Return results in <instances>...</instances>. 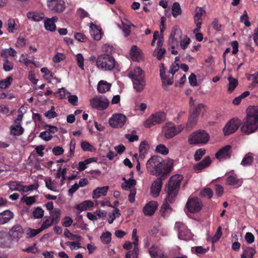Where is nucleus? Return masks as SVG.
I'll list each match as a JSON object with an SVG mask.
<instances>
[{
	"label": "nucleus",
	"mask_w": 258,
	"mask_h": 258,
	"mask_svg": "<svg viewBox=\"0 0 258 258\" xmlns=\"http://www.w3.org/2000/svg\"><path fill=\"white\" fill-rule=\"evenodd\" d=\"M48 8L52 11L62 13L66 9V3L63 0H47Z\"/></svg>",
	"instance_id": "4468645a"
},
{
	"label": "nucleus",
	"mask_w": 258,
	"mask_h": 258,
	"mask_svg": "<svg viewBox=\"0 0 258 258\" xmlns=\"http://www.w3.org/2000/svg\"><path fill=\"white\" fill-rule=\"evenodd\" d=\"M231 153V146L230 145H226L220 149L216 153L215 157L219 160L227 159L230 158Z\"/></svg>",
	"instance_id": "f3484780"
},
{
	"label": "nucleus",
	"mask_w": 258,
	"mask_h": 258,
	"mask_svg": "<svg viewBox=\"0 0 258 258\" xmlns=\"http://www.w3.org/2000/svg\"><path fill=\"white\" fill-rule=\"evenodd\" d=\"M244 253L246 255V258H252L256 253V250L252 247H248L244 251Z\"/></svg>",
	"instance_id": "bf43d9fd"
},
{
	"label": "nucleus",
	"mask_w": 258,
	"mask_h": 258,
	"mask_svg": "<svg viewBox=\"0 0 258 258\" xmlns=\"http://www.w3.org/2000/svg\"><path fill=\"white\" fill-rule=\"evenodd\" d=\"M166 50L163 48H156L154 51V53L158 60H161L165 53Z\"/></svg>",
	"instance_id": "49530a36"
},
{
	"label": "nucleus",
	"mask_w": 258,
	"mask_h": 258,
	"mask_svg": "<svg viewBox=\"0 0 258 258\" xmlns=\"http://www.w3.org/2000/svg\"><path fill=\"white\" fill-rule=\"evenodd\" d=\"M52 152L54 155L59 156L63 153L64 150L61 147L56 146L52 149Z\"/></svg>",
	"instance_id": "69168bd1"
},
{
	"label": "nucleus",
	"mask_w": 258,
	"mask_h": 258,
	"mask_svg": "<svg viewBox=\"0 0 258 258\" xmlns=\"http://www.w3.org/2000/svg\"><path fill=\"white\" fill-rule=\"evenodd\" d=\"M201 195L202 197L211 199L213 196V192L210 188H205L201 191Z\"/></svg>",
	"instance_id": "8fccbe9b"
},
{
	"label": "nucleus",
	"mask_w": 258,
	"mask_h": 258,
	"mask_svg": "<svg viewBox=\"0 0 258 258\" xmlns=\"http://www.w3.org/2000/svg\"><path fill=\"white\" fill-rule=\"evenodd\" d=\"M3 69L6 72H10L13 69L14 63L13 62L9 61L8 59H3Z\"/></svg>",
	"instance_id": "c03bdc74"
},
{
	"label": "nucleus",
	"mask_w": 258,
	"mask_h": 258,
	"mask_svg": "<svg viewBox=\"0 0 258 258\" xmlns=\"http://www.w3.org/2000/svg\"><path fill=\"white\" fill-rule=\"evenodd\" d=\"M44 115L48 118H54L57 116V113L54 111V107L51 106V109L45 113Z\"/></svg>",
	"instance_id": "4d7b16f0"
},
{
	"label": "nucleus",
	"mask_w": 258,
	"mask_h": 258,
	"mask_svg": "<svg viewBox=\"0 0 258 258\" xmlns=\"http://www.w3.org/2000/svg\"><path fill=\"white\" fill-rule=\"evenodd\" d=\"M165 179L162 178V176L158 178L155 180L151 186V193L152 195L156 198L159 196L162 186V180Z\"/></svg>",
	"instance_id": "a211bd4d"
},
{
	"label": "nucleus",
	"mask_w": 258,
	"mask_h": 258,
	"mask_svg": "<svg viewBox=\"0 0 258 258\" xmlns=\"http://www.w3.org/2000/svg\"><path fill=\"white\" fill-rule=\"evenodd\" d=\"M24 230L19 224L14 225L9 230V235L12 240L18 241L22 237Z\"/></svg>",
	"instance_id": "dca6fc26"
},
{
	"label": "nucleus",
	"mask_w": 258,
	"mask_h": 258,
	"mask_svg": "<svg viewBox=\"0 0 258 258\" xmlns=\"http://www.w3.org/2000/svg\"><path fill=\"white\" fill-rule=\"evenodd\" d=\"M76 59H77V64H78L79 67L82 70H84V58L83 55L81 53H78L76 55Z\"/></svg>",
	"instance_id": "5fc2aeb1"
},
{
	"label": "nucleus",
	"mask_w": 258,
	"mask_h": 258,
	"mask_svg": "<svg viewBox=\"0 0 258 258\" xmlns=\"http://www.w3.org/2000/svg\"><path fill=\"white\" fill-rule=\"evenodd\" d=\"M202 204L197 198L188 199L186 207L188 211L191 213L199 212L202 209Z\"/></svg>",
	"instance_id": "2eb2a0df"
},
{
	"label": "nucleus",
	"mask_w": 258,
	"mask_h": 258,
	"mask_svg": "<svg viewBox=\"0 0 258 258\" xmlns=\"http://www.w3.org/2000/svg\"><path fill=\"white\" fill-rule=\"evenodd\" d=\"M209 138L210 136L205 131L199 130L189 136L188 142L190 145L205 144L208 142Z\"/></svg>",
	"instance_id": "423d86ee"
},
{
	"label": "nucleus",
	"mask_w": 258,
	"mask_h": 258,
	"mask_svg": "<svg viewBox=\"0 0 258 258\" xmlns=\"http://www.w3.org/2000/svg\"><path fill=\"white\" fill-rule=\"evenodd\" d=\"M239 181L240 179L237 177L236 175L228 176L226 178V184L229 185H236Z\"/></svg>",
	"instance_id": "f704fd0d"
},
{
	"label": "nucleus",
	"mask_w": 258,
	"mask_h": 258,
	"mask_svg": "<svg viewBox=\"0 0 258 258\" xmlns=\"http://www.w3.org/2000/svg\"><path fill=\"white\" fill-rule=\"evenodd\" d=\"M165 117L166 115L164 112H156L150 116V117L144 122V126L149 128L157 124H160L165 120Z\"/></svg>",
	"instance_id": "6e6552de"
},
{
	"label": "nucleus",
	"mask_w": 258,
	"mask_h": 258,
	"mask_svg": "<svg viewBox=\"0 0 258 258\" xmlns=\"http://www.w3.org/2000/svg\"><path fill=\"white\" fill-rule=\"evenodd\" d=\"M211 163V160L209 156H206L202 161L195 164L194 166V169L198 172L208 166Z\"/></svg>",
	"instance_id": "412c9836"
},
{
	"label": "nucleus",
	"mask_w": 258,
	"mask_h": 258,
	"mask_svg": "<svg viewBox=\"0 0 258 258\" xmlns=\"http://www.w3.org/2000/svg\"><path fill=\"white\" fill-rule=\"evenodd\" d=\"M189 83L191 86H197L198 85L197 79L196 75L191 73L188 77Z\"/></svg>",
	"instance_id": "680f3d73"
},
{
	"label": "nucleus",
	"mask_w": 258,
	"mask_h": 258,
	"mask_svg": "<svg viewBox=\"0 0 258 258\" xmlns=\"http://www.w3.org/2000/svg\"><path fill=\"white\" fill-rule=\"evenodd\" d=\"M241 121L238 118L231 119L223 128L225 136H229L237 131L241 125Z\"/></svg>",
	"instance_id": "9b49d317"
},
{
	"label": "nucleus",
	"mask_w": 258,
	"mask_h": 258,
	"mask_svg": "<svg viewBox=\"0 0 258 258\" xmlns=\"http://www.w3.org/2000/svg\"><path fill=\"white\" fill-rule=\"evenodd\" d=\"M27 16L29 20L36 22H39L44 18L43 14H39L36 12H28Z\"/></svg>",
	"instance_id": "c85d7f7f"
},
{
	"label": "nucleus",
	"mask_w": 258,
	"mask_h": 258,
	"mask_svg": "<svg viewBox=\"0 0 258 258\" xmlns=\"http://www.w3.org/2000/svg\"><path fill=\"white\" fill-rule=\"evenodd\" d=\"M222 229L220 226H219L214 235L212 238V243H215L219 240L220 238L222 235Z\"/></svg>",
	"instance_id": "13d9d810"
},
{
	"label": "nucleus",
	"mask_w": 258,
	"mask_h": 258,
	"mask_svg": "<svg viewBox=\"0 0 258 258\" xmlns=\"http://www.w3.org/2000/svg\"><path fill=\"white\" fill-rule=\"evenodd\" d=\"M181 128L179 126L177 127L171 123H166L163 127V132L166 139H171L181 132Z\"/></svg>",
	"instance_id": "ddd939ff"
},
{
	"label": "nucleus",
	"mask_w": 258,
	"mask_h": 258,
	"mask_svg": "<svg viewBox=\"0 0 258 258\" xmlns=\"http://www.w3.org/2000/svg\"><path fill=\"white\" fill-rule=\"evenodd\" d=\"M206 13L205 10L202 7H197L194 17V21H200L202 16Z\"/></svg>",
	"instance_id": "58836bf2"
},
{
	"label": "nucleus",
	"mask_w": 258,
	"mask_h": 258,
	"mask_svg": "<svg viewBox=\"0 0 258 258\" xmlns=\"http://www.w3.org/2000/svg\"><path fill=\"white\" fill-rule=\"evenodd\" d=\"M116 61L113 57L107 54L98 56L96 60V66L103 71H111L114 68Z\"/></svg>",
	"instance_id": "39448f33"
},
{
	"label": "nucleus",
	"mask_w": 258,
	"mask_h": 258,
	"mask_svg": "<svg viewBox=\"0 0 258 258\" xmlns=\"http://www.w3.org/2000/svg\"><path fill=\"white\" fill-rule=\"evenodd\" d=\"M126 121V116L122 113H116L109 119V125L113 128L122 127Z\"/></svg>",
	"instance_id": "9d476101"
},
{
	"label": "nucleus",
	"mask_w": 258,
	"mask_h": 258,
	"mask_svg": "<svg viewBox=\"0 0 258 258\" xmlns=\"http://www.w3.org/2000/svg\"><path fill=\"white\" fill-rule=\"evenodd\" d=\"M8 31L9 32L13 33L15 30L18 29V26L15 23V20L14 19H9L8 22Z\"/></svg>",
	"instance_id": "a18cd8bd"
},
{
	"label": "nucleus",
	"mask_w": 258,
	"mask_h": 258,
	"mask_svg": "<svg viewBox=\"0 0 258 258\" xmlns=\"http://www.w3.org/2000/svg\"><path fill=\"white\" fill-rule=\"evenodd\" d=\"M174 228L178 232L179 239L184 240H189L191 238V233L187 226L182 222H176Z\"/></svg>",
	"instance_id": "1a4fd4ad"
},
{
	"label": "nucleus",
	"mask_w": 258,
	"mask_h": 258,
	"mask_svg": "<svg viewBox=\"0 0 258 258\" xmlns=\"http://www.w3.org/2000/svg\"><path fill=\"white\" fill-rule=\"evenodd\" d=\"M242 133L249 135L258 131V106H249L246 109V116L241 123Z\"/></svg>",
	"instance_id": "f03ea898"
},
{
	"label": "nucleus",
	"mask_w": 258,
	"mask_h": 258,
	"mask_svg": "<svg viewBox=\"0 0 258 258\" xmlns=\"http://www.w3.org/2000/svg\"><path fill=\"white\" fill-rule=\"evenodd\" d=\"M14 217L13 213L10 210H7L0 213V225L5 224L9 222Z\"/></svg>",
	"instance_id": "aec40b11"
},
{
	"label": "nucleus",
	"mask_w": 258,
	"mask_h": 258,
	"mask_svg": "<svg viewBox=\"0 0 258 258\" xmlns=\"http://www.w3.org/2000/svg\"><path fill=\"white\" fill-rule=\"evenodd\" d=\"M198 118V117L196 115H195L194 114H191L190 113L187 125L189 127H192L194 125L196 124Z\"/></svg>",
	"instance_id": "09e8293b"
},
{
	"label": "nucleus",
	"mask_w": 258,
	"mask_h": 258,
	"mask_svg": "<svg viewBox=\"0 0 258 258\" xmlns=\"http://www.w3.org/2000/svg\"><path fill=\"white\" fill-rule=\"evenodd\" d=\"M149 252L152 258H160L161 254L158 255L155 249L154 245H152L149 250Z\"/></svg>",
	"instance_id": "774afa93"
},
{
	"label": "nucleus",
	"mask_w": 258,
	"mask_h": 258,
	"mask_svg": "<svg viewBox=\"0 0 258 258\" xmlns=\"http://www.w3.org/2000/svg\"><path fill=\"white\" fill-rule=\"evenodd\" d=\"M16 51L12 47L8 49H3L1 53V56L3 58V59H8L9 56L14 57L16 56Z\"/></svg>",
	"instance_id": "393cba45"
},
{
	"label": "nucleus",
	"mask_w": 258,
	"mask_h": 258,
	"mask_svg": "<svg viewBox=\"0 0 258 258\" xmlns=\"http://www.w3.org/2000/svg\"><path fill=\"white\" fill-rule=\"evenodd\" d=\"M108 186H104L100 187H97L93 191L92 198L94 199H97L101 196H105L108 190Z\"/></svg>",
	"instance_id": "5701e85b"
},
{
	"label": "nucleus",
	"mask_w": 258,
	"mask_h": 258,
	"mask_svg": "<svg viewBox=\"0 0 258 258\" xmlns=\"http://www.w3.org/2000/svg\"><path fill=\"white\" fill-rule=\"evenodd\" d=\"M39 137L45 141H49L52 139V136L49 134L48 131H45L40 134Z\"/></svg>",
	"instance_id": "6e6d98bb"
},
{
	"label": "nucleus",
	"mask_w": 258,
	"mask_h": 258,
	"mask_svg": "<svg viewBox=\"0 0 258 258\" xmlns=\"http://www.w3.org/2000/svg\"><path fill=\"white\" fill-rule=\"evenodd\" d=\"M179 68V64L178 63H173L171 65L169 73L172 74V77L171 79H167V77L164 70V67H163V69H160V74L163 83V87L164 89H166L165 87L166 85H171L173 84V76L178 71Z\"/></svg>",
	"instance_id": "0eeeda50"
},
{
	"label": "nucleus",
	"mask_w": 258,
	"mask_h": 258,
	"mask_svg": "<svg viewBox=\"0 0 258 258\" xmlns=\"http://www.w3.org/2000/svg\"><path fill=\"white\" fill-rule=\"evenodd\" d=\"M111 85L104 81H100L98 84L97 90L100 93H104L110 89Z\"/></svg>",
	"instance_id": "a878e982"
},
{
	"label": "nucleus",
	"mask_w": 258,
	"mask_h": 258,
	"mask_svg": "<svg viewBox=\"0 0 258 258\" xmlns=\"http://www.w3.org/2000/svg\"><path fill=\"white\" fill-rule=\"evenodd\" d=\"M94 206V203L91 200H86L76 205V209L80 211L87 210Z\"/></svg>",
	"instance_id": "b1692460"
},
{
	"label": "nucleus",
	"mask_w": 258,
	"mask_h": 258,
	"mask_svg": "<svg viewBox=\"0 0 258 258\" xmlns=\"http://www.w3.org/2000/svg\"><path fill=\"white\" fill-rule=\"evenodd\" d=\"M44 27L45 29L51 32H53L56 29V26L53 22L50 20L46 19L44 21Z\"/></svg>",
	"instance_id": "4c0bfd02"
},
{
	"label": "nucleus",
	"mask_w": 258,
	"mask_h": 258,
	"mask_svg": "<svg viewBox=\"0 0 258 258\" xmlns=\"http://www.w3.org/2000/svg\"><path fill=\"white\" fill-rule=\"evenodd\" d=\"M182 31L177 26H174L171 30L170 38L173 41L178 42L181 38Z\"/></svg>",
	"instance_id": "4be33fe9"
},
{
	"label": "nucleus",
	"mask_w": 258,
	"mask_h": 258,
	"mask_svg": "<svg viewBox=\"0 0 258 258\" xmlns=\"http://www.w3.org/2000/svg\"><path fill=\"white\" fill-rule=\"evenodd\" d=\"M181 9L179 4L177 2H175L172 7V14L173 17L176 18L178 16L181 14Z\"/></svg>",
	"instance_id": "72a5a7b5"
},
{
	"label": "nucleus",
	"mask_w": 258,
	"mask_h": 258,
	"mask_svg": "<svg viewBox=\"0 0 258 258\" xmlns=\"http://www.w3.org/2000/svg\"><path fill=\"white\" fill-rule=\"evenodd\" d=\"M128 76L132 79L136 91L137 92H142L146 86L144 72L140 67H137L130 71Z\"/></svg>",
	"instance_id": "20e7f679"
},
{
	"label": "nucleus",
	"mask_w": 258,
	"mask_h": 258,
	"mask_svg": "<svg viewBox=\"0 0 258 258\" xmlns=\"http://www.w3.org/2000/svg\"><path fill=\"white\" fill-rule=\"evenodd\" d=\"M253 161V157L249 154H246L241 161V164L243 166L250 165Z\"/></svg>",
	"instance_id": "a19ab883"
},
{
	"label": "nucleus",
	"mask_w": 258,
	"mask_h": 258,
	"mask_svg": "<svg viewBox=\"0 0 258 258\" xmlns=\"http://www.w3.org/2000/svg\"><path fill=\"white\" fill-rule=\"evenodd\" d=\"M24 132L23 128L20 125H12L11 127V134L15 136H19Z\"/></svg>",
	"instance_id": "473e14b6"
},
{
	"label": "nucleus",
	"mask_w": 258,
	"mask_h": 258,
	"mask_svg": "<svg viewBox=\"0 0 258 258\" xmlns=\"http://www.w3.org/2000/svg\"><path fill=\"white\" fill-rule=\"evenodd\" d=\"M140 53L139 49L136 45H133L131 49V54L133 59L135 57H137Z\"/></svg>",
	"instance_id": "e2e57ef3"
},
{
	"label": "nucleus",
	"mask_w": 258,
	"mask_h": 258,
	"mask_svg": "<svg viewBox=\"0 0 258 258\" xmlns=\"http://www.w3.org/2000/svg\"><path fill=\"white\" fill-rule=\"evenodd\" d=\"M32 214L34 219L41 218L44 215V210L41 207H36L33 211Z\"/></svg>",
	"instance_id": "c9c22d12"
},
{
	"label": "nucleus",
	"mask_w": 258,
	"mask_h": 258,
	"mask_svg": "<svg viewBox=\"0 0 258 258\" xmlns=\"http://www.w3.org/2000/svg\"><path fill=\"white\" fill-rule=\"evenodd\" d=\"M123 180L125 182L121 184V188L125 190H131L132 188H135L134 186L136 184V181L134 179H130L128 180H126L124 177L123 178Z\"/></svg>",
	"instance_id": "cd10ccee"
},
{
	"label": "nucleus",
	"mask_w": 258,
	"mask_h": 258,
	"mask_svg": "<svg viewBox=\"0 0 258 258\" xmlns=\"http://www.w3.org/2000/svg\"><path fill=\"white\" fill-rule=\"evenodd\" d=\"M21 202H25L27 205H31L36 202V199L35 197L33 196H23L21 200Z\"/></svg>",
	"instance_id": "de8ad7c7"
},
{
	"label": "nucleus",
	"mask_w": 258,
	"mask_h": 258,
	"mask_svg": "<svg viewBox=\"0 0 258 258\" xmlns=\"http://www.w3.org/2000/svg\"><path fill=\"white\" fill-rule=\"evenodd\" d=\"M240 21L244 23L246 27H249L251 25L246 11L245 10L243 15L240 17Z\"/></svg>",
	"instance_id": "603ef678"
},
{
	"label": "nucleus",
	"mask_w": 258,
	"mask_h": 258,
	"mask_svg": "<svg viewBox=\"0 0 258 258\" xmlns=\"http://www.w3.org/2000/svg\"><path fill=\"white\" fill-rule=\"evenodd\" d=\"M90 104L94 108L98 110H103L107 108L109 100L105 97H96L90 100Z\"/></svg>",
	"instance_id": "f8f14e48"
},
{
	"label": "nucleus",
	"mask_w": 258,
	"mask_h": 258,
	"mask_svg": "<svg viewBox=\"0 0 258 258\" xmlns=\"http://www.w3.org/2000/svg\"><path fill=\"white\" fill-rule=\"evenodd\" d=\"M158 207L157 203L150 201L143 208L144 214L146 216H152L155 212Z\"/></svg>",
	"instance_id": "6ab92c4d"
},
{
	"label": "nucleus",
	"mask_w": 258,
	"mask_h": 258,
	"mask_svg": "<svg viewBox=\"0 0 258 258\" xmlns=\"http://www.w3.org/2000/svg\"><path fill=\"white\" fill-rule=\"evenodd\" d=\"M53 224L52 222L49 219H46L45 221H44L41 226V227L39 228V231H42L43 230L48 228Z\"/></svg>",
	"instance_id": "052dcab7"
},
{
	"label": "nucleus",
	"mask_w": 258,
	"mask_h": 258,
	"mask_svg": "<svg viewBox=\"0 0 258 258\" xmlns=\"http://www.w3.org/2000/svg\"><path fill=\"white\" fill-rule=\"evenodd\" d=\"M146 168L148 172L153 175L162 176L165 179L172 169L171 166L163 163V159L160 156H152L146 163Z\"/></svg>",
	"instance_id": "7ed1b4c3"
},
{
	"label": "nucleus",
	"mask_w": 258,
	"mask_h": 258,
	"mask_svg": "<svg viewBox=\"0 0 258 258\" xmlns=\"http://www.w3.org/2000/svg\"><path fill=\"white\" fill-rule=\"evenodd\" d=\"M244 238L245 241L248 244H251L254 241V236L251 232H246Z\"/></svg>",
	"instance_id": "0e129e2a"
},
{
	"label": "nucleus",
	"mask_w": 258,
	"mask_h": 258,
	"mask_svg": "<svg viewBox=\"0 0 258 258\" xmlns=\"http://www.w3.org/2000/svg\"><path fill=\"white\" fill-rule=\"evenodd\" d=\"M206 151L205 149H199L197 150L194 155V159L196 161H200L202 157L205 154Z\"/></svg>",
	"instance_id": "864d4df0"
},
{
	"label": "nucleus",
	"mask_w": 258,
	"mask_h": 258,
	"mask_svg": "<svg viewBox=\"0 0 258 258\" xmlns=\"http://www.w3.org/2000/svg\"><path fill=\"white\" fill-rule=\"evenodd\" d=\"M81 145L84 151H92V146L87 141H82Z\"/></svg>",
	"instance_id": "338daca9"
},
{
	"label": "nucleus",
	"mask_w": 258,
	"mask_h": 258,
	"mask_svg": "<svg viewBox=\"0 0 258 258\" xmlns=\"http://www.w3.org/2000/svg\"><path fill=\"white\" fill-rule=\"evenodd\" d=\"M156 151L163 155H167L169 152V150L164 145L159 144L157 146Z\"/></svg>",
	"instance_id": "3c124183"
},
{
	"label": "nucleus",
	"mask_w": 258,
	"mask_h": 258,
	"mask_svg": "<svg viewBox=\"0 0 258 258\" xmlns=\"http://www.w3.org/2000/svg\"><path fill=\"white\" fill-rule=\"evenodd\" d=\"M148 145L147 142L145 141H142L139 146L140 157L143 158L145 157V155L147 153L146 147Z\"/></svg>",
	"instance_id": "e433bc0d"
},
{
	"label": "nucleus",
	"mask_w": 258,
	"mask_h": 258,
	"mask_svg": "<svg viewBox=\"0 0 258 258\" xmlns=\"http://www.w3.org/2000/svg\"><path fill=\"white\" fill-rule=\"evenodd\" d=\"M10 189L12 191H22L24 190V185L22 184L20 182L18 181H11L9 183Z\"/></svg>",
	"instance_id": "bb28decb"
},
{
	"label": "nucleus",
	"mask_w": 258,
	"mask_h": 258,
	"mask_svg": "<svg viewBox=\"0 0 258 258\" xmlns=\"http://www.w3.org/2000/svg\"><path fill=\"white\" fill-rule=\"evenodd\" d=\"M182 179V175H175L171 176L168 181L165 188L167 195L160 209L161 216L164 218L168 217L172 211L169 203L172 204L175 201Z\"/></svg>",
	"instance_id": "f257e3e1"
},
{
	"label": "nucleus",
	"mask_w": 258,
	"mask_h": 258,
	"mask_svg": "<svg viewBox=\"0 0 258 258\" xmlns=\"http://www.w3.org/2000/svg\"><path fill=\"white\" fill-rule=\"evenodd\" d=\"M13 78L12 77H8L6 79L0 81V88L2 89H7L11 84Z\"/></svg>",
	"instance_id": "ea45409f"
},
{
	"label": "nucleus",
	"mask_w": 258,
	"mask_h": 258,
	"mask_svg": "<svg viewBox=\"0 0 258 258\" xmlns=\"http://www.w3.org/2000/svg\"><path fill=\"white\" fill-rule=\"evenodd\" d=\"M100 238L103 243L108 244L111 239V234L109 232H104L101 236Z\"/></svg>",
	"instance_id": "37998d69"
},
{
	"label": "nucleus",
	"mask_w": 258,
	"mask_h": 258,
	"mask_svg": "<svg viewBox=\"0 0 258 258\" xmlns=\"http://www.w3.org/2000/svg\"><path fill=\"white\" fill-rule=\"evenodd\" d=\"M50 220L53 223L57 224L59 221L60 215V210L57 209L50 212Z\"/></svg>",
	"instance_id": "7c9ffc66"
},
{
	"label": "nucleus",
	"mask_w": 258,
	"mask_h": 258,
	"mask_svg": "<svg viewBox=\"0 0 258 258\" xmlns=\"http://www.w3.org/2000/svg\"><path fill=\"white\" fill-rule=\"evenodd\" d=\"M228 80L229 83L227 91L229 93H231L238 86V80L232 77H229Z\"/></svg>",
	"instance_id": "c756f323"
},
{
	"label": "nucleus",
	"mask_w": 258,
	"mask_h": 258,
	"mask_svg": "<svg viewBox=\"0 0 258 258\" xmlns=\"http://www.w3.org/2000/svg\"><path fill=\"white\" fill-rule=\"evenodd\" d=\"M96 159L95 158H88L83 161H81L79 162V166L78 167V170L79 171H82L85 170L86 168V165L93 162H95Z\"/></svg>",
	"instance_id": "2f4dec72"
},
{
	"label": "nucleus",
	"mask_w": 258,
	"mask_h": 258,
	"mask_svg": "<svg viewBox=\"0 0 258 258\" xmlns=\"http://www.w3.org/2000/svg\"><path fill=\"white\" fill-rule=\"evenodd\" d=\"M41 232V231H39V229H32L31 228H28L26 231L27 234V238H31L34 237L38 234Z\"/></svg>",
	"instance_id": "79ce46f5"
}]
</instances>
